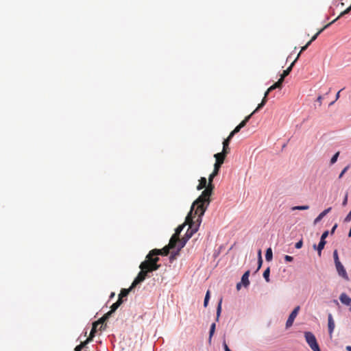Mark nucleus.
<instances>
[{"label": "nucleus", "instance_id": "nucleus-1", "mask_svg": "<svg viewBox=\"0 0 351 351\" xmlns=\"http://www.w3.org/2000/svg\"><path fill=\"white\" fill-rule=\"evenodd\" d=\"M218 172L213 170L208 177L207 187L202 191L199 197L193 203L192 210L195 208V213H199L200 217L203 216L208 206L210 203V196L214 189L213 184V179L218 175Z\"/></svg>", "mask_w": 351, "mask_h": 351}, {"label": "nucleus", "instance_id": "nucleus-2", "mask_svg": "<svg viewBox=\"0 0 351 351\" xmlns=\"http://www.w3.org/2000/svg\"><path fill=\"white\" fill-rule=\"evenodd\" d=\"M202 217L199 213H195V208L192 210V207L188 215L186 217V223L189 227L183 238L180 239V244L178 246V251L184 247L188 240L197 231L198 228L202 222Z\"/></svg>", "mask_w": 351, "mask_h": 351}, {"label": "nucleus", "instance_id": "nucleus-3", "mask_svg": "<svg viewBox=\"0 0 351 351\" xmlns=\"http://www.w3.org/2000/svg\"><path fill=\"white\" fill-rule=\"evenodd\" d=\"M157 263L158 259H155L153 261H148L147 258L145 261L142 262L139 266L141 271L138 273V276L132 283V288H134L138 284L143 282L145 279L147 273L156 271L159 269L160 265L157 264Z\"/></svg>", "mask_w": 351, "mask_h": 351}, {"label": "nucleus", "instance_id": "nucleus-4", "mask_svg": "<svg viewBox=\"0 0 351 351\" xmlns=\"http://www.w3.org/2000/svg\"><path fill=\"white\" fill-rule=\"evenodd\" d=\"M169 247L166 245L162 249L158 250V249H154L151 250L149 254L146 256V258L148 261H154L155 259H158V261H159V258L157 256L158 255L162 256H167L169 253Z\"/></svg>", "mask_w": 351, "mask_h": 351}, {"label": "nucleus", "instance_id": "nucleus-5", "mask_svg": "<svg viewBox=\"0 0 351 351\" xmlns=\"http://www.w3.org/2000/svg\"><path fill=\"white\" fill-rule=\"evenodd\" d=\"M306 341L313 351H321L315 335L311 332L304 333Z\"/></svg>", "mask_w": 351, "mask_h": 351}, {"label": "nucleus", "instance_id": "nucleus-6", "mask_svg": "<svg viewBox=\"0 0 351 351\" xmlns=\"http://www.w3.org/2000/svg\"><path fill=\"white\" fill-rule=\"evenodd\" d=\"M328 230L324 231L321 237L320 241H319L318 245L317 246H316V245H313L314 248L317 249L319 256H321L322 251L326 245V242L325 239L328 237Z\"/></svg>", "mask_w": 351, "mask_h": 351}, {"label": "nucleus", "instance_id": "nucleus-7", "mask_svg": "<svg viewBox=\"0 0 351 351\" xmlns=\"http://www.w3.org/2000/svg\"><path fill=\"white\" fill-rule=\"evenodd\" d=\"M335 265V267H336L338 275L339 276H341V278H343L344 280H349V277L348 276L346 270L344 266L343 265V264L340 262V263H337Z\"/></svg>", "mask_w": 351, "mask_h": 351}, {"label": "nucleus", "instance_id": "nucleus-8", "mask_svg": "<svg viewBox=\"0 0 351 351\" xmlns=\"http://www.w3.org/2000/svg\"><path fill=\"white\" fill-rule=\"evenodd\" d=\"M300 309V307L299 306H298L291 313V314L289 315V316L287 320V322H286L287 328H289L293 325L294 319L297 317Z\"/></svg>", "mask_w": 351, "mask_h": 351}, {"label": "nucleus", "instance_id": "nucleus-9", "mask_svg": "<svg viewBox=\"0 0 351 351\" xmlns=\"http://www.w3.org/2000/svg\"><path fill=\"white\" fill-rule=\"evenodd\" d=\"M300 53H298L297 57L295 58V59L294 60V61L291 64V65L285 71H283V73L282 74L280 75V77L284 80L285 77H287L289 73L292 70V68L294 65V64L295 63V62L298 60V58H300Z\"/></svg>", "mask_w": 351, "mask_h": 351}, {"label": "nucleus", "instance_id": "nucleus-10", "mask_svg": "<svg viewBox=\"0 0 351 351\" xmlns=\"http://www.w3.org/2000/svg\"><path fill=\"white\" fill-rule=\"evenodd\" d=\"M328 332L330 337H332V334L335 327V322L333 320L332 316L331 314L328 315Z\"/></svg>", "mask_w": 351, "mask_h": 351}, {"label": "nucleus", "instance_id": "nucleus-11", "mask_svg": "<svg viewBox=\"0 0 351 351\" xmlns=\"http://www.w3.org/2000/svg\"><path fill=\"white\" fill-rule=\"evenodd\" d=\"M177 243H180V238L177 235H173L170 239L169 244L167 245L169 249H173L176 247Z\"/></svg>", "mask_w": 351, "mask_h": 351}, {"label": "nucleus", "instance_id": "nucleus-12", "mask_svg": "<svg viewBox=\"0 0 351 351\" xmlns=\"http://www.w3.org/2000/svg\"><path fill=\"white\" fill-rule=\"evenodd\" d=\"M227 153L225 152H221L220 153L215 154L214 157L215 158L216 162L218 163H223L224 160L227 156Z\"/></svg>", "mask_w": 351, "mask_h": 351}, {"label": "nucleus", "instance_id": "nucleus-13", "mask_svg": "<svg viewBox=\"0 0 351 351\" xmlns=\"http://www.w3.org/2000/svg\"><path fill=\"white\" fill-rule=\"evenodd\" d=\"M339 300L341 303L347 306L351 304V298L345 293H342L339 296Z\"/></svg>", "mask_w": 351, "mask_h": 351}, {"label": "nucleus", "instance_id": "nucleus-14", "mask_svg": "<svg viewBox=\"0 0 351 351\" xmlns=\"http://www.w3.org/2000/svg\"><path fill=\"white\" fill-rule=\"evenodd\" d=\"M232 137H230L229 135L227 138H226L223 142V152L228 154L230 152L229 144Z\"/></svg>", "mask_w": 351, "mask_h": 351}, {"label": "nucleus", "instance_id": "nucleus-15", "mask_svg": "<svg viewBox=\"0 0 351 351\" xmlns=\"http://www.w3.org/2000/svg\"><path fill=\"white\" fill-rule=\"evenodd\" d=\"M330 210L331 207H329L328 208L324 210L321 213H319V215L314 220V223L316 224L317 223L323 219V217H325Z\"/></svg>", "mask_w": 351, "mask_h": 351}, {"label": "nucleus", "instance_id": "nucleus-16", "mask_svg": "<svg viewBox=\"0 0 351 351\" xmlns=\"http://www.w3.org/2000/svg\"><path fill=\"white\" fill-rule=\"evenodd\" d=\"M250 271L247 270V271H245L242 278H241V283H243V285L245 286V287H247L250 285V281H249V276H250Z\"/></svg>", "mask_w": 351, "mask_h": 351}, {"label": "nucleus", "instance_id": "nucleus-17", "mask_svg": "<svg viewBox=\"0 0 351 351\" xmlns=\"http://www.w3.org/2000/svg\"><path fill=\"white\" fill-rule=\"evenodd\" d=\"M132 289L133 288H132V285L130 286V287L129 289H122L119 295L118 300H120V299L122 300L123 298L127 297Z\"/></svg>", "mask_w": 351, "mask_h": 351}, {"label": "nucleus", "instance_id": "nucleus-18", "mask_svg": "<svg viewBox=\"0 0 351 351\" xmlns=\"http://www.w3.org/2000/svg\"><path fill=\"white\" fill-rule=\"evenodd\" d=\"M207 180L204 177H202L199 180V184L197 186V190H202L204 188H206Z\"/></svg>", "mask_w": 351, "mask_h": 351}, {"label": "nucleus", "instance_id": "nucleus-19", "mask_svg": "<svg viewBox=\"0 0 351 351\" xmlns=\"http://www.w3.org/2000/svg\"><path fill=\"white\" fill-rule=\"evenodd\" d=\"M267 96H265V95H264V97L263 98L261 102L258 105L257 108L253 111V113H256L258 110H259L265 105V104L267 101Z\"/></svg>", "mask_w": 351, "mask_h": 351}, {"label": "nucleus", "instance_id": "nucleus-20", "mask_svg": "<svg viewBox=\"0 0 351 351\" xmlns=\"http://www.w3.org/2000/svg\"><path fill=\"white\" fill-rule=\"evenodd\" d=\"M123 303V300H117L116 302H114L111 306H110V311L111 312H114Z\"/></svg>", "mask_w": 351, "mask_h": 351}, {"label": "nucleus", "instance_id": "nucleus-21", "mask_svg": "<svg viewBox=\"0 0 351 351\" xmlns=\"http://www.w3.org/2000/svg\"><path fill=\"white\" fill-rule=\"evenodd\" d=\"M254 113H253V112L249 114L248 116L245 117V118L239 124V126L242 128H243L244 126H245V125L247 124V123L249 121L250 119L251 118V117L254 114Z\"/></svg>", "mask_w": 351, "mask_h": 351}, {"label": "nucleus", "instance_id": "nucleus-22", "mask_svg": "<svg viewBox=\"0 0 351 351\" xmlns=\"http://www.w3.org/2000/svg\"><path fill=\"white\" fill-rule=\"evenodd\" d=\"M272 256H273V254H272V250L269 247L268 248L267 250H266V253H265V258L267 261H271L272 259Z\"/></svg>", "mask_w": 351, "mask_h": 351}, {"label": "nucleus", "instance_id": "nucleus-23", "mask_svg": "<svg viewBox=\"0 0 351 351\" xmlns=\"http://www.w3.org/2000/svg\"><path fill=\"white\" fill-rule=\"evenodd\" d=\"M269 274H270V269L269 267H267L263 272V278L266 280V282H269L270 281L269 279Z\"/></svg>", "mask_w": 351, "mask_h": 351}, {"label": "nucleus", "instance_id": "nucleus-24", "mask_svg": "<svg viewBox=\"0 0 351 351\" xmlns=\"http://www.w3.org/2000/svg\"><path fill=\"white\" fill-rule=\"evenodd\" d=\"M106 322L105 319H102V317H101L99 319H98L97 322H95V323L97 325H101L99 330H102L105 329L106 325H104V323Z\"/></svg>", "mask_w": 351, "mask_h": 351}, {"label": "nucleus", "instance_id": "nucleus-25", "mask_svg": "<svg viewBox=\"0 0 351 351\" xmlns=\"http://www.w3.org/2000/svg\"><path fill=\"white\" fill-rule=\"evenodd\" d=\"M97 326L95 322L93 324V327H92V329H91V331H90V335L88 337H91V339H93V337H95V334L97 332Z\"/></svg>", "mask_w": 351, "mask_h": 351}, {"label": "nucleus", "instance_id": "nucleus-26", "mask_svg": "<svg viewBox=\"0 0 351 351\" xmlns=\"http://www.w3.org/2000/svg\"><path fill=\"white\" fill-rule=\"evenodd\" d=\"M186 222L180 226H179L176 229V232H175V234L173 235H177V237H179L180 232L182 231L184 227L186 225Z\"/></svg>", "mask_w": 351, "mask_h": 351}, {"label": "nucleus", "instance_id": "nucleus-27", "mask_svg": "<svg viewBox=\"0 0 351 351\" xmlns=\"http://www.w3.org/2000/svg\"><path fill=\"white\" fill-rule=\"evenodd\" d=\"M308 209H309V206H308V205L296 206H293L292 208L293 210H308Z\"/></svg>", "mask_w": 351, "mask_h": 351}, {"label": "nucleus", "instance_id": "nucleus-28", "mask_svg": "<svg viewBox=\"0 0 351 351\" xmlns=\"http://www.w3.org/2000/svg\"><path fill=\"white\" fill-rule=\"evenodd\" d=\"M221 303H222V299H221L218 303L217 308V320L219 319V317L221 314Z\"/></svg>", "mask_w": 351, "mask_h": 351}, {"label": "nucleus", "instance_id": "nucleus-29", "mask_svg": "<svg viewBox=\"0 0 351 351\" xmlns=\"http://www.w3.org/2000/svg\"><path fill=\"white\" fill-rule=\"evenodd\" d=\"M215 323H213L210 326V334H209V341H211V339H212V337L215 332Z\"/></svg>", "mask_w": 351, "mask_h": 351}, {"label": "nucleus", "instance_id": "nucleus-30", "mask_svg": "<svg viewBox=\"0 0 351 351\" xmlns=\"http://www.w3.org/2000/svg\"><path fill=\"white\" fill-rule=\"evenodd\" d=\"M336 21H337V19H334L332 21H331L330 23L326 25L324 27H322L321 29H319L317 32V34H318V35H319L325 29L328 28L331 24L334 23Z\"/></svg>", "mask_w": 351, "mask_h": 351}, {"label": "nucleus", "instance_id": "nucleus-31", "mask_svg": "<svg viewBox=\"0 0 351 351\" xmlns=\"http://www.w3.org/2000/svg\"><path fill=\"white\" fill-rule=\"evenodd\" d=\"M351 10V5L349 6L347 9H346L344 11L341 12V14L336 18L337 20L340 19L341 16H344L345 14H348Z\"/></svg>", "mask_w": 351, "mask_h": 351}, {"label": "nucleus", "instance_id": "nucleus-32", "mask_svg": "<svg viewBox=\"0 0 351 351\" xmlns=\"http://www.w3.org/2000/svg\"><path fill=\"white\" fill-rule=\"evenodd\" d=\"M93 339L91 337H88L86 341L82 342L80 345H78L82 349L84 348L89 342H90Z\"/></svg>", "mask_w": 351, "mask_h": 351}, {"label": "nucleus", "instance_id": "nucleus-33", "mask_svg": "<svg viewBox=\"0 0 351 351\" xmlns=\"http://www.w3.org/2000/svg\"><path fill=\"white\" fill-rule=\"evenodd\" d=\"M284 80H282L281 77L278 80V82H276V83H274L273 85L275 86L276 88H281L282 87V84Z\"/></svg>", "mask_w": 351, "mask_h": 351}, {"label": "nucleus", "instance_id": "nucleus-34", "mask_svg": "<svg viewBox=\"0 0 351 351\" xmlns=\"http://www.w3.org/2000/svg\"><path fill=\"white\" fill-rule=\"evenodd\" d=\"M241 129V128L239 126V125H238L230 133V137H233L234 135L237 133H238L240 130Z\"/></svg>", "mask_w": 351, "mask_h": 351}, {"label": "nucleus", "instance_id": "nucleus-35", "mask_svg": "<svg viewBox=\"0 0 351 351\" xmlns=\"http://www.w3.org/2000/svg\"><path fill=\"white\" fill-rule=\"evenodd\" d=\"M209 299H210V291H207L206 295H205L204 301V306L205 307L207 306Z\"/></svg>", "mask_w": 351, "mask_h": 351}, {"label": "nucleus", "instance_id": "nucleus-36", "mask_svg": "<svg viewBox=\"0 0 351 351\" xmlns=\"http://www.w3.org/2000/svg\"><path fill=\"white\" fill-rule=\"evenodd\" d=\"M333 258H334V262H335V264L337 263H340L341 261H339V256H338V252H337V250H335L334 252H333Z\"/></svg>", "mask_w": 351, "mask_h": 351}, {"label": "nucleus", "instance_id": "nucleus-37", "mask_svg": "<svg viewBox=\"0 0 351 351\" xmlns=\"http://www.w3.org/2000/svg\"><path fill=\"white\" fill-rule=\"evenodd\" d=\"M339 155V152H337V153H336V154H335L332 157V158H331V160H330V163H331V164H334V163H335V162H337Z\"/></svg>", "mask_w": 351, "mask_h": 351}, {"label": "nucleus", "instance_id": "nucleus-38", "mask_svg": "<svg viewBox=\"0 0 351 351\" xmlns=\"http://www.w3.org/2000/svg\"><path fill=\"white\" fill-rule=\"evenodd\" d=\"M223 163H218L215 162L214 165V171H217L219 173V169Z\"/></svg>", "mask_w": 351, "mask_h": 351}, {"label": "nucleus", "instance_id": "nucleus-39", "mask_svg": "<svg viewBox=\"0 0 351 351\" xmlns=\"http://www.w3.org/2000/svg\"><path fill=\"white\" fill-rule=\"evenodd\" d=\"M349 165L346 166L342 171L340 173L339 176V178L341 179L343 176L344 175V173L348 171V169H349Z\"/></svg>", "mask_w": 351, "mask_h": 351}, {"label": "nucleus", "instance_id": "nucleus-40", "mask_svg": "<svg viewBox=\"0 0 351 351\" xmlns=\"http://www.w3.org/2000/svg\"><path fill=\"white\" fill-rule=\"evenodd\" d=\"M274 89H276L275 86L274 85L271 86L265 92V96H267L269 93Z\"/></svg>", "mask_w": 351, "mask_h": 351}, {"label": "nucleus", "instance_id": "nucleus-41", "mask_svg": "<svg viewBox=\"0 0 351 351\" xmlns=\"http://www.w3.org/2000/svg\"><path fill=\"white\" fill-rule=\"evenodd\" d=\"M302 245H303V242H302V240H300V241H299L298 242H297V243H295V248H297V249H300V248H301V247H302Z\"/></svg>", "mask_w": 351, "mask_h": 351}, {"label": "nucleus", "instance_id": "nucleus-42", "mask_svg": "<svg viewBox=\"0 0 351 351\" xmlns=\"http://www.w3.org/2000/svg\"><path fill=\"white\" fill-rule=\"evenodd\" d=\"M285 260L286 261H287V262H291V261H293V258L292 256H291L286 255V256H285Z\"/></svg>", "mask_w": 351, "mask_h": 351}, {"label": "nucleus", "instance_id": "nucleus-43", "mask_svg": "<svg viewBox=\"0 0 351 351\" xmlns=\"http://www.w3.org/2000/svg\"><path fill=\"white\" fill-rule=\"evenodd\" d=\"M263 264V258L258 259V268L256 271H258L260 268L261 267Z\"/></svg>", "mask_w": 351, "mask_h": 351}, {"label": "nucleus", "instance_id": "nucleus-44", "mask_svg": "<svg viewBox=\"0 0 351 351\" xmlns=\"http://www.w3.org/2000/svg\"><path fill=\"white\" fill-rule=\"evenodd\" d=\"M317 102L319 104V106L322 105V96L319 95L317 99Z\"/></svg>", "mask_w": 351, "mask_h": 351}, {"label": "nucleus", "instance_id": "nucleus-45", "mask_svg": "<svg viewBox=\"0 0 351 351\" xmlns=\"http://www.w3.org/2000/svg\"><path fill=\"white\" fill-rule=\"evenodd\" d=\"M347 202H348V195L346 194L345 195L344 199L342 203L343 206H346L347 204Z\"/></svg>", "mask_w": 351, "mask_h": 351}, {"label": "nucleus", "instance_id": "nucleus-46", "mask_svg": "<svg viewBox=\"0 0 351 351\" xmlns=\"http://www.w3.org/2000/svg\"><path fill=\"white\" fill-rule=\"evenodd\" d=\"M308 48V47L306 45H304L303 47H302L301 48V50L299 52V53H302L303 51H304L306 49Z\"/></svg>", "mask_w": 351, "mask_h": 351}, {"label": "nucleus", "instance_id": "nucleus-47", "mask_svg": "<svg viewBox=\"0 0 351 351\" xmlns=\"http://www.w3.org/2000/svg\"><path fill=\"white\" fill-rule=\"evenodd\" d=\"M319 36V35H318V34H317V33H316V34H315V35L311 38V40L312 42L315 41V40L317 39V36Z\"/></svg>", "mask_w": 351, "mask_h": 351}, {"label": "nucleus", "instance_id": "nucleus-48", "mask_svg": "<svg viewBox=\"0 0 351 351\" xmlns=\"http://www.w3.org/2000/svg\"><path fill=\"white\" fill-rule=\"evenodd\" d=\"M337 227V224H335V225L332 227V230H331V232H330V233H331V234H333V233L335 232V230H336Z\"/></svg>", "mask_w": 351, "mask_h": 351}, {"label": "nucleus", "instance_id": "nucleus-49", "mask_svg": "<svg viewBox=\"0 0 351 351\" xmlns=\"http://www.w3.org/2000/svg\"><path fill=\"white\" fill-rule=\"evenodd\" d=\"M262 252H261V250H259L258 252V259H261L262 258V255H261Z\"/></svg>", "mask_w": 351, "mask_h": 351}, {"label": "nucleus", "instance_id": "nucleus-50", "mask_svg": "<svg viewBox=\"0 0 351 351\" xmlns=\"http://www.w3.org/2000/svg\"><path fill=\"white\" fill-rule=\"evenodd\" d=\"M343 89L340 90L339 91L337 92V95H336V98H335V100H337L339 97H340V92Z\"/></svg>", "mask_w": 351, "mask_h": 351}, {"label": "nucleus", "instance_id": "nucleus-51", "mask_svg": "<svg viewBox=\"0 0 351 351\" xmlns=\"http://www.w3.org/2000/svg\"><path fill=\"white\" fill-rule=\"evenodd\" d=\"M224 350L225 351H231L226 343H224Z\"/></svg>", "mask_w": 351, "mask_h": 351}, {"label": "nucleus", "instance_id": "nucleus-52", "mask_svg": "<svg viewBox=\"0 0 351 351\" xmlns=\"http://www.w3.org/2000/svg\"><path fill=\"white\" fill-rule=\"evenodd\" d=\"M82 349L79 346H77L74 351H82Z\"/></svg>", "mask_w": 351, "mask_h": 351}, {"label": "nucleus", "instance_id": "nucleus-53", "mask_svg": "<svg viewBox=\"0 0 351 351\" xmlns=\"http://www.w3.org/2000/svg\"><path fill=\"white\" fill-rule=\"evenodd\" d=\"M109 317L106 315V314L102 317V319H105L107 321Z\"/></svg>", "mask_w": 351, "mask_h": 351}, {"label": "nucleus", "instance_id": "nucleus-54", "mask_svg": "<svg viewBox=\"0 0 351 351\" xmlns=\"http://www.w3.org/2000/svg\"><path fill=\"white\" fill-rule=\"evenodd\" d=\"M112 313L113 312H111V311H110L108 313H106V315L110 317Z\"/></svg>", "mask_w": 351, "mask_h": 351}, {"label": "nucleus", "instance_id": "nucleus-55", "mask_svg": "<svg viewBox=\"0 0 351 351\" xmlns=\"http://www.w3.org/2000/svg\"><path fill=\"white\" fill-rule=\"evenodd\" d=\"M241 282H239V283H238V284L237 285V289L238 290H239V289H240V288H241Z\"/></svg>", "mask_w": 351, "mask_h": 351}, {"label": "nucleus", "instance_id": "nucleus-56", "mask_svg": "<svg viewBox=\"0 0 351 351\" xmlns=\"http://www.w3.org/2000/svg\"><path fill=\"white\" fill-rule=\"evenodd\" d=\"M346 349L347 351H351V346H346Z\"/></svg>", "mask_w": 351, "mask_h": 351}, {"label": "nucleus", "instance_id": "nucleus-57", "mask_svg": "<svg viewBox=\"0 0 351 351\" xmlns=\"http://www.w3.org/2000/svg\"><path fill=\"white\" fill-rule=\"evenodd\" d=\"M313 42L310 40L305 45H306L308 47V46L312 43Z\"/></svg>", "mask_w": 351, "mask_h": 351}, {"label": "nucleus", "instance_id": "nucleus-58", "mask_svg": "<svg viewBox=\"0 0 351 351\" xmlns=\"http://www.w3.org/2000/svg\"><path fill=\"white\" fill-rule=\"evenodd\" d=\"M114 295V293H111V295H110V298L113 297Z\"/></svg>", "mask_w": 351, "mask_h": 351}, {"label": "nucleus", "instance_id": "nucleus-59", "mask_svg": "<svg viewBox=\"0 0 351 351\" xmlns=\"http://www.w3.org/2000/svg\"><path fill=\"white\" fill-rule=\"evenodd\" d=\"M334 103H335V101H332V102L330 104V105L331 106V105H332Z\"/></svg>", "mask_w": 351, "mask_h": 351}, {"label": "nucleus", "instance_id": "nucleus-60", "mask_svg": "<svg viewBox=\"0 0 351 351\" xmlns=\"http://www.w3.org/2000/svg\"><path fill=\"white\" fill-rule=\"evenodd\" d=\"M350 311H351V307H350Z\"/></svg>", "mask_w": 351, "mask_h": 351}]
</instances>
